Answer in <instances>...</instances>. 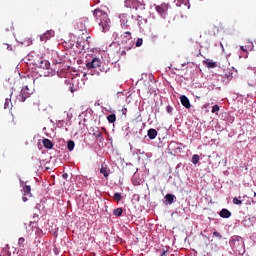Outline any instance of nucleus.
I'll use <instances>...</instances> for the list:
<instances>
[{
    "instance_id": "nucleus-1",
    "label": "nucleus",
    "mask_w": 256,
    "mask_h": 256,
    "mask_svg": "<svg viewBox=\"0 0 256 256\" xmlns=\"http://www.w3.org/2000/svg\"><path fill=\"white\" fill-rule=\"evenodd\" d=\"M93 15H94L99 27H101L102 31L104 33L109 31L111 26L109 25L110 21H109V15L107 14V12H105L99 8H96L93 12Z\"/></svg>"
},
{
    "instance_id": "nucleus-2",
    "label": "nucleus",
    "mask_w": 256,
    "mask_h": 256,
    "mask_svg": "<svg viewBox=\"0 0 256 256\" xmlns=\"http://www.w3.org/2000/svg\"><path fill=\"white\" fill-rule=\"evenodd\" d=\"M31 95H33V89H30L29 86L26 85L22 88L17 96V101H19V103H25V101H27Z\"/></svg>"
},
{
    "instance_id": "nucleus-3",
    "label": "nucleus",
    "mask_w": 256,
    "mask_h": 256,
    "mask_svg": "<svg viewBox=\"0 0 256 256\" xmlns=\"http://www.w3.org/2000/svg\"><path fill=\"white\" fill-rule=\"evenodd\" d=\"M55 37V31L54 30H47L44 34L40 36V41L45 42L49 41V39Z\"/></svg>"
},
{
    "instance_id": "nucleus-4",
    "label": "nucleus",
    "mask_w": 256,
    "mask_h": 256,
    "mask_svg": "<svg viewBox=\"0 0 256 256\" xmlns=\"http://www.w3.org/2000/svg\"><path fill=\"white\" fill-rule=\"evenodd\" d=\"M87 69H97L101 67V60L99 58H93L91 62L86 63Z\"/></svg>"
},
{
    "instance_id": "nucleus-5",
    "label": "nucleus",
    "mask_w": 256,
    "mask_h": 256,
    "mask_svg": "<svg viewBox=\"0 0 256 256\" xmlns=\"http://www.w3.org/2000/svg\"><path fill=\"white\" fill-rule=\"evenodd\" d=\"M129 19H131V16L129 14H121L120 15V23H121V27H123L124 29H127V27H129Z\"/></svg>"
},
{
    "instance_id": "nucleus-6",
    "label": "nucleus",
    "mask_w": 256,
    "mask_h": 256,
    "mask_svg": "<svg viewBox=\"0 0 256 256\" xmlns=\"http://www.w3.org/2000/svg\"><path fill=\"white\" fill-rule=\"evenodd\" d=\"M180 101L183 107H185L186 109H191V102L189 101V98H187V96L182 95L180 97Z\"/></svg>"
},
{
    "instance_id": "nucleus-7",
    "label": "nucleus",
    "mask_w": 256,
    "mask_h": 256,
    "mask_svg": "<svg viewBox=\"0 0 256 256\" xmlns=\"http://www.w3.org/2000/svg\"><path fill=\"white\" fill-rule=\"evenodd\" d=\"M156 11L161 15V17H165V15H167V7L163 5L156 6Z\"/></svg>"
},
{
    "instance_id": "nucleus-8",
    "label": "nucleus",
    "mask_w": 256,
    "mask_h": 256,
    "mask_svg": "<svg viewBox=\"0 0 256 256\" xmlns=\"http://www.w3.org/2000/svg\"><path fill=\"white\" fill-rule=\"evenodd\" d=\"M220 217H222V219H229V217H231V211H229L228 209L223 208L220 211Z\"/></svg>"
},
{
    "instance_id": "nucleus-9",
    "label": "nucleus",
    "mask_w": 256,
    "mask_h": 256,
    "mask_svg": "<svg viewBox=\"0 0 256 256\" xmlns=\"http://www.w3.org/2000/svg\"><path fill=\"white\" fill-rule=\"evenodd\" d=\"M203 63L208 69H215V67H217V64L209 59L204 60Z\"/></svg>"
},
{
    "instance_id": "nucleus-10",
    "label": "nucleus",
    "mask_w": 256,
    "mask_h": 256,
    "mask_svg": "<svg viewBox=\"0 0 256 256\" xmlns=\"http://www.w3.org/2000/svg\"><path fill=\"white\" fill-rule=\"evenodd\" d=\"M122 39V43H127V41H131V39H133V37L131 36V32H124V34L122 35Z\"/></svg>"
},
{
    "instance_id": "nucleus-11",
    "label": "nucleus",
    "mask_w": 256,
    "mask_h": 256,
    "mask_svg": "<svg viewBox=\"0 0 256 256\" xmlns=\"http://www.w3.org/2000/svg\"><path fill=\"white\" fill-rule=\"evenodd\" d=\"M43 146L45 147V149H51L53 147V142L47 138H44L42 140Z\"/></svg>"
},
{
    "instance_id": "nucleus-12",
    "label": "nucleus",
    "mask_w": 256,
    "mask_h": 256,
    "mask_svg": "<svg viewBox=\"0 0 256 256\" xmlns=\"http://www.w3.org/2000/svg\"><path fill=\"white\" fill-rule=\"evenodd\" d=\"M165 199L168 205H173V202L175 201L176 197L173 194H166Z\"/></svg>"
},
{
    "instance_id": "nucleus-13",
    "label": "nucleus",
    "mask_w": 256,
    "mask_h": 256,
    "mask_svg": "<svg viewBox=\"0 0 256 256\" xmlns=\"http://www.w3.org/2000/svg\"><path fill=\"white\" fill-rule=\"evenodd\" d=\"M39 67L41 69H49V67H51V64L47 60H42L39 64Z\"/></svg>"
},
{
    "instance_id": "nucleus-14",
    "label": "nucleus",
    "mask_w": 256,
    "mask_h": 256,
    "mask_svg": "<svg viewBox=\"0 0 256 256\" xmlns=\"http://www.w3.org/2000/svg\"><path fill=\"white\" fill-rule=\"evenodd\" d=\"M148 137H149V139H155L157 137V130L153 129V128L149 129Z\"/></svg>"
},
{
    "instance_id": "nucleus-15",
    "label": "nucleus",
    "mask_w": 256,
    "mask_h": 256,
    "mask_svg": "<svg viewBox=\"0 0 256 256\" xmlns=\"http://www.w3.org/2000/svg\"><path fill=\"white\" fill-rule=\"evenodd\" d=\"M24 195H27V197H32L31 195V186L25 185L23 187Z\"/></svg>"
},
{
    "instance_id": "nucleus-16",
    "label": "nucleus",
    "mask_w": 256,
    "mask_h": 256,
    "mask_svg": "<svg viewBox=\"0 0 256 256\" xmlns=\"http://www.w3.org/2000/svg\"><path fill=\"white\" fill-rule=\"evenodd\" d=\"M177 142H171L168 146L169 151H177L179 149V146H177Z\"/></svg>"
},
{
    "instance_id": "nucleus-17",
    "label": "nucleus",
    "mask_w": 256,
    "mask_h": 256,
    "mask_svg": "<svg viewBox=\"0 0 256 256\" xmlns=\"http://www.w3.org/2000/svg\"><path fill=\"white\" fill-rule=\"evenodd\" d=\"M100 173L107 179L109 177V170L107 167L102 166L100 169Z\"/></svg>"
},
{
    "instance_id": "nucleus-18",
    "label": "nucleus",
    "mask_w": 256,
    "mask_h": 256,
    "mask_svg": "<svg viewBox=\"0 0 256 256\" xmlns=\"http://www.w3.org/2000/svg\"><path fill=\"white\" fill-rule=\"evenodd\" d=\"M107 121L109 123H115V121H117V116L115 114H110L107 116Z\"/></svg>"
},
{
    "instance_id": "nucleus-19",
    "label": "nucleus",
    "mask_w": 256,
    "mask_h": 256,
    "mask_svg": "<svg viewBox=\"0 0 256 256\" xmlns=\"http://www.w3.org/2000/svg\"><path fill=\"white\" fill-rule=\"evenodd\" d=\"M113 214L115 215V217H121L123 215V208H116L113 211Z\"/></svg>"
},
{
    "instance_id": "nucleus-20",
    "label": "nucleus",
    "mask_w": 256,
    "mask_h": 256,
    "mask_svg": "<svg viewBox=\"0 0 256 256\" xmlns=\"http://www.w3.org/2000/svg\"><path fill=\"white\" fill-rule=\"evenodd\" d=\"M113 199H114V201H116V203H119V201H121L123 199V196H121V193H115L113 195Z\"/></svg>"
},
{
    "instance_id": "nucleus-21",
    "label": "nucleus",
    "mask_w": 256,
    "mask_h": 256,
    "mask_svg": "<svg viewBox=\"0 0 256 256\" xmlns=\"http://www.w3.org/2000/svg\"><path fill=\"white\" fill-rule=\"evenodd\" d=\"M67 148L70 151H73V149H75V142L73 140H69L68 143H67Z\"/></svg>"
},
{
    "instance_id": "nucleus-22",
    "label": "nucleus",
    "mask_w": 256,
    "mask_h": 256,
    "mask_svg": "<svg viewBox=\"0 0 256 256\" xmlns=\"http://www.w3.org/2000/svg\"><path fill=\"white\" fill-rule=\"evenodd\" d=\"M240 199H241V196H239V198L234 197V198H233V203H234V205H242V204H243V201H241Z\"/></svg>"
},
{
    "instance_id": "nucleus-23",
    "label": "nucleus",
    "mask_w": 256,
    "mask_h": 256,
    "mask_svg": "<svg viewBox=\"0 0 256 256\" xmlns=\"http://www.w3.org/2000/svg\"><path fill=\"white\" fill-rule=\"evenodd\" d=\"M192 163H193V165H197V163H199V155L194 154L192 156Z\"/></svg>"
},
{
    "instance_id": "nucleus-24",
    "label": "nucleus",
    "mask_w": 256,
    "mask_h": 256,
    "mask_svg": "<svg viewBox=\"0 0 256 256\" xmlns=\"http://www.w3.org/2000/svg\"><path fill=\"white\" fill-rule=\"evenodd\" d=\"M126 5H136V3H139L141 5V2H139V0H126L125 1Z\"/></svg>"
},
{
    "instance_id": "nucleus-25",
    "label": "nucleus",
    "mask_w": 256,
    "mask_h": 256,
    "mask_svg": "<svg viewBox=\"0 0 256 256\" xmlns=\"http://www.w3.org/2000/svg\"><path fill=\"white\" fill-rule=\"evenodd\" d=\"M18 245H19V247H25V238L24 237H20L18 239Z\"/></svg>"
},
{
    "instance_id": "nucleus-26",
    "label": "nucleus",
    "mask_w": 256,
    "mask_h": 256,
    "mask_svg": "<svg viewBox=\"0 0 256 256\" xmlns=\"http://www.w3.org/2000/svg\"><path fill=\"white\" fill-rule=\"evenodd\" d=\"M143 45V38H138L136 41V47H141Z\"/></svg>"
},
{
    "instance_id": "nucleus-27",
    "label": "nucleus",
    "mask_w": 256,
    "mask_h": 256,
    "mask_svg": "<svg viewBox=\"0 0 256 256\" xmlns=\"http://www.w3.org/2000/svg\"><path fill=\"white\" fill-rule=\"evenodd\" d=\"M213 237H218L219 239H223V236L221 235V233L217 231L213 232Z\"/></svg>"
},
{
    "instance_id": "nucleus-28",
    "label": "nucleus",
    "mask_w": 256,
    "mask_h": 256,
    "mask_svg": "<svg viewBox=\"0 0 256 256\" xmlns=\"http://www.w3.org/2000/svg\"><path fill=\"white\" fill-rule=\"evenodd\" d=\"M219 111V105H214L212 107V113H217Z\"/></svg>"
},
{
    "instance_id": "nucleus-29",
    "label": "nucleus",
    "mask_w": 256,
    "mask_h": 256,
    "mask_svg": "<svg viewBox=\"0 0 256 256\" xmlns=\"http://www.w3.org/2000/svg\"><path fill=\"white\" fill-rule=\"evenodd\" d=\"M166 111H167V113H172L173 108L171 106H167Z\"/></svg>"
},
{
    "instance_id": "nucleus-30",
    "label": "nucleus",
    "mask_w": 256,
    "mask_h": 256,
    "mask_svg": "<svg viewBox=\"0 0 256 256\" xmlns=\"http://www.w3.org/2000/svg\"><path fill=\"white\" fill-rule=\"evenodd\" d=\"M141 19H143V17L138 16L137 21H138V25H140V26H141Z\"/></svg>"
},
{
    "instance_id": "nucleus-31",
    "label": "nucleus",
    "mask_w": 256,
    "mask_h": 256,
    "mask_svg": "<svg viewBox=\"0 0 256 256\" xmlns=\"http://www.w3.org/2000/svg\"><path fill=\"white\" fill-rule=\"evenodd\" d=\"M22 200L24 201V203H27V195H24L23 197H22Z\"/></svg>"
},
{
    "instance_id": "nucleus-32",
    "label": "nucleus",
    "mask_w": 256,
    "mask_h": 256,
    "mask_svg": "<svg viewBox=\"0 0 256 256\" xmlns=\"http://www.w3.org/2000/svg\"><path fill=\"white\" fill-rule=\"evenodd\" d=\"M240 49H241V51H244V52H246V51H247V49H245V47H244V46H241V47H240Z\"/></svg>"
},
{
    "instance_id": "nucleus-33",
    "label": "nucleus",
    "mask_w": 256,
    "mask_h": 256,
    "mask_svg": "<svg viewBox=\"0 0 256 256\" xmlns=\"http://www.w3.org/2000/svg\"><path fill=\"white\" fill-rule=\"evenodd\" d=\"M167 255V251H164L161 256H166Z\"/></svg>"
},
{
    "instance_id": "nucleus-34",
    "label": "nucleus",
    "mask_w": 256,
    "mask_h": 256,
    "mask_svg": "<svg viewBox=\"0 0 256 256\" xmlns=\"http://www.w3.org/2000/svg\"><path fill=\"white\" fill-rule=\"evenodd\" d=\"M126 49H127V51H129V50L131 49V46H129V47H126Z\"/></svg>"
},
{
    "instance_id": "nucleus-35",
    "label": "nucleus",
    "mask_w": 256,
    "mask_h": 256,
    "mask_svg": "<svg viewBox=\"0 0 256 256\" xmlns=\"http://www.w3.org/2000/svg\"><path fill=\"white\" fill-rule=\"evenodd\" d=\"M65 177H67V174H63V178L65 179Z\"/></svg>"
},
{
    "instance_id": "nucleus-36",
    "label": "nucleus",
    "mask_w": 256,
    "mask_h": 256,
    "mask_svg": "<svg viewBox=\"0 0 256 256\" xmlns=\"http://www.w3.org/2000/svg\"><path fill=\"white\" fill-rule=\"evenodd\" d=\"M89 39H91V37H87L86 41H89Z\"/></svg>"
},
{
    "instance_id": "nucleus-37",
    "label": "nucleus",
    "mask_w": 256,
    "mask_h": 256,
    "mask_svg": "<svg viewBox=\"0 0 256 256\" xmlns=\"http://www.w3.org/2000/svg\"><path fill=\"white\" fill-rule=\"evenodd\" d=\"M37 82V79L33 80V83H36Z\"/></svg>"
},
{
    "instance_id": "nucleus-38",
    "label": "nucleus",
    "mask_w": 256,
    "mask_h": 256,
    "mask_svg": "<svg viewBox=\"0 0 256 256\" xmlns=\"http://www.w3.org/2000/svg\"><path fill=\"white\" fill-rule=\"evenodd\" d=\"M254 197H256V192H254Z\"/></svg>"
}]
</instances>
